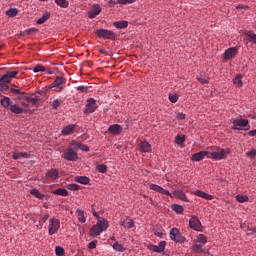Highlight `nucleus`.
<instances>
[{
  "label": "nucleus",
  "mask_w": 256,
  "mask_h": 256,
  "mask_svg": "<svg viewBox=\"0 0 256 256\" xmlns=\"http://www.w3.org/2000/svg\"><path fill=\"white\" fill-rule=\"evenodd\" d=\"M109 228V221L105 218H99L96 225H93L90 229V237H98L103 231H107Z\"/></svg>",
  "instance_id": "f257e3e1"
},
{
  "label": "nucleus",
  "mask_w": 256,
  "mask_h": 256,
  "mask_svg": "<svg viewBox=\"0 0 256 256\" xmlns=\"http://www.w3.org/2000/svg\"><path fill=\"white\" fill-rule=\"evenodd\" d=\"M231 153V149L226 148H220L217 147L214 149V151L210 152L208 151V159H213L214 161H221L227 157Z\"/></svg>",
  "instance_id": "f03ea898"
},
{
  "label": "nucleus",
  "mask_w": 256,
  "mask_h": 256,
  "mask_svg": "<svg viewBox=\"0 0 256 256\" xmlns=\"http://www.w3.org/2000/svg\"><path fill=\"white\" fill-rule=\"evenodd\" d=\"M232 125V129H234V131H249V129H251L248 119H234L232 121Z\"/></svg>",
  "instance_id": "7ed1b4c3"
},
{
  "label": "nucleus",
  "mask_w": 256,
  "mask_h": 256,
  "mask_svg": "<svg viewBox=\"0 0 256 256\" xmlns=\"http://www.w3.org/2000/svg\"><path fill=\"white\" fill-rule=\"evenodd\" d=\"M170 239L172 241H175V243H186L187 242V238H185L181 232L179 231V229L177 228H172L170 230Z\"/></svg>",
  "instance_id": "20e7f679"
},
{
  "label": "nucleus",
  "mask_w": 256,
  "mask_h": 256,
  "mask_svg": "<svg viewBox=\"0 0 256 256\" xmlns=\"http://www.w3.org/2000/svg\"><path fill=\"white\" fill-rule=\"evenodd\" d=\"M62 157L66 161H77V159H79L77 152L71 147H68L66 150L63 151Z\"/></svg>",
  "instance_id": "39448f33"
},
{
  "label": "nucleus",
  "mask_w": 256,
  "mask_h": 256,
  "mask_svg": "<svg viewBox=\"0 0 256 256\" xmlns=\"http://www.w3.org/2000/svg\"><path fill=\"white\" fill-rule=\"evenodd\" d=\"M61 227V222L57 218L50 219V223L48 226V233L49 235H55L59 231V228Z\"/></svg>",
  "instance_id": "423d86ee"
},
{
  "label": "nucleus",
  "mask_w": 256,
  "mask_h": 256,
  "mask_svg": "<svg viewBox=\"0 0 256 256\" xmlns=\"http://www.w3.org/2000/svg\"><path fill=\"white\" fill-rule=\"evenodd\" d=\"M97 107H99V105H97V100H95L93 98H89L87 100V104H86V108L84 110V113L86 115H89L91 113H95V111L97 110Z\"/></svg>",
  "instance_id": "0eeeda50"
},
{
  "label": "nucleus",
  "mask_w": 256,
  "mask_h": 256,
  "mask_svg": "<svg viewBox=\"0 0 256 256\" xmlns=\"http://www.w3.org/2000/svg\"><path fill=\"white\" fill-rule=\"evenodd\" d=\"M96 35L102 39H115V32L107 29L96 30Z\"/></svg>",
  "instance_id": "6e6552de"
},
{
  "label": "nucleus",
  "mask_w": 256,
  "mask_h": 256,
  "mask_svg": "<svg viewBox=\"0 0 256 256\" xmlns=\"http://www.w3.org/2000/svg\"><path fill=\"white\" fill-rule=\"evenodd\" d=\"M189 226L194 231H203V225H201V221L197 216H191Z\"/></svg>",
  "instance_id": "1a4fd4ad"
},
{
  "label": "nucleus",
  "mask_w": 256,
  "mask_h": 256,
  "mask_svg": "<svg viewBox=\"0 0 256 256\" xmlns=\"http://www.w3.org/2000/svg\"><path fill=\"white\" fill-rule=\"evenodd\" d=\"M205 157L209 159V151H200L198 153L193 154L191 157V161H196V162L203 161Z\"/></svg>",
  "instance_id": "9d476101"
},
{
  "label": "nucleus",
  "mask_w": 256,
  "mask_h": 256,
  "mask_svg": "<svg viewBox=\"0 0 256 256\" xmlns=\"http://www.w3.org/2000/svg\"><path fill=\"white\" fill-rule=\"evenodd\" d=\"M238 51L239 50L235 47L228 48L224 52V61H229V59H233V57L237 55Z\"/></svg>",
  "instance_id": "9b49d317"
},
{
  "label": "nucleus",
  "mask_w": 256,
  "mask_h": 256,
  "mask_svg": "<svg viewBox=\"0 0 256 256\" xmlns=\"http://www.w3.org/2000/svg\"><path fill=\"white\" fill-rule=\"evenodd\" d=\"M108 131L112 135H121V133H123V126L119 124H113L109 126Z\"/></svg>",
  "instance_id": "f8f14e48"
},
{
  "label": "nucleus",
  "mask_w": 256,
  "mask_h": 256,
  "mask_svg": "<svg viewBox=\"0 0 256 256\" xmlns=\"http://www.w3.org/2000/svg\"><path fill=\"white\" fill-rule=\"evenodd\" d=\"M99 13H101V6L99 4H95L88 12V17L89 19H95Z\"/></svg>",
  "instance_id": "ddd939ff"
},
{
  "label": "nucleus",
  "mask_w": 256,
  "mask_h": 256,
  "mask_svg": "<svg viewBox=\"0 0 256 256\" xmlns=\"http://www.w3.org/2000/svg\"><path fill=\"white\" fill-rule=\"evenodd\" d=\"M21 99H23L24 101H27V103H32V105H34V107H39V103L37 101V98H34V96L29 97V96H19L18 100L21 101Z\"/></svg>",
  "instance_id": "4468645a"
},
{
  "label": "nucleus",
  "mask_w": 256,
  "mask_h": 256,
  "mask_svg": "<svg viewBox=\"0 0 256 256\" xmlns=\"http://www.w3.org/2000/svg\"><path fill=\"white\" fill-rule=\"evenodd\" d=\"M75 129H77V125L75 124L67 125L61 130V135H71V133H73Z\"/></svg>",
  "instance_id": "2eb2a0df"
},
{
  "label": "nucleus",
  "mask_w": 256,
  "mask_h": 256,
  "mask_svg": "<svg viewBox=\"0 0 256 256\" xmlns=\"http://www.w3.org/2000/svg\"><path fill=\"white\" fill-rule=\"evenodd\" d=\"M120 225H121V227H124V229H133L135 222H133L132 219L126 218V219L120 221Z\"/></svg>",
  "instance_id": "dca6fc26"
},
{
  "label": "nucleus",
  "mask_w": 256,
  "mask_h": 256,
  "mask_svg": "<svg viewBox=\"0 0 256 256\" xmlns=\"http://www.w3.org/2000/svg\"><path fill=\"white\" fill-rule=\"evenodd\" d=\"M174 197H177V199H180L181 201H185L186 203H189V199H187V195H185V192L182 190H175L173 192Z\"/></svg>",
  "instance_id": "f3484780"
},
{
  "label": "nucleus",
  "mask_w": 256,
  "mask_h": 256,
  "mask_svg": "<svg viewBox=\"0 0 256 256\" xmlns=\"http://www.w3.org/2000/svg\"><path fill=\"white\" fill-rule=\"evenodd\" d=\"M194 195H196L197 197H201L202 199H206L207 201L213 200V195L207 194L206 192H203L201 190H196L194 192Z\"/></svg>",
  "instance_id": "a211bd4d"
},
{
  "label": "nucleus",
  "mask_w": 256,
  "mask_h": 256,
  "mask_svg": "<svg viewBox=\"0 0 256 256\" xmlns=\"http://www.w3.org/2000/svg\"><path fill=\"white\" fill-rule=\"evenodd\" d=\"M46 179H51L52 181H55V179H59V172L57 169H51L46 173Z\"/></svg>",
  "instance_id": "6ab92c4d"
},
{
  "label": "nucleus",
  "mask_w": 256,
  "mask_h": 256,
  "mask_svg": "<svg viewBox=\"0 0 256 256\" xmlns=\"http://www.w3.org/2000/svg\"><path fill=\"white\" fill-rule=\"evenodd\" d=\"M113 25L116 27V29H127V27H129V21L127 20L116 21L113 23Z\"/></svg>",
  "instance_id": "aec40b11"
},
{
  "label": "nucleus",
  "mask_w": 256,
  "mask_h": 256,
  "mask_svg": "<svg viewBox=\"0 0 256 256\" xmlns=\"http://www.w3.org/2000/svg\"><path fill=\"white\" fill-rule=\"evenodd\" d=\"M76 215L79 223H85L87 221V218L85 217V211L81 209L76 210Z\"/></svg>",
  "instance_id": "412c9836"
},
{
  "label": "nucleus",
  "mask_w": 256,
  "mask_h": 256,
  "mask_svg": "<svg viewBox=\"0 0 256 256\" xmlns=\"http://www.w3.org/2000/svg\"><path fill=\"white\" fill-rule=\"evenodd\" d=\"M76 183H80L81 185H89V177L87 176H77L75 177Z\"/></svg>",
  "instance_id": "4be33fe9"
},
{
  "label": "nucleus",
  "mask_w": 256,
  "mask_h": 256,
  "mask_svg": "<svg viewBox=\"0 0 256 256\" xmlns=\"http://www.w3.org/2000/svg\"><path fill=\"white\" fill-rule=\"evenodd\" d=\"M53 195H60L61 197H67L69 195V191L65 188H59L54 191H52Z\"/></svg>",
  "instance_id": "5701e85b"
},
{
  "label": "nucleus",
  "mask_w": 256,
  "mask_h": 256,
  "mask_svg": "<svg viewBox=\"0 0 256 256\" xmlns=\"http://www.w3.org/2000/svg\"><path fill=\"white\" fill-rule=\"evenodd\" d=\"M140 150L142 151V153H149V151H151V144L146 141L141 142Z\"/></svg>",
  "instance_id": "b1692460"
},
{
  "label": "nucleus",
  "mask_w": 256,
  "mask_h": 256,
  "mask_svg": "<svg viewBox=\"0 0 256 256\" xmlns=\"http://www.w3.org/2000/svg\"><path fill=\"white\" fill-rule=\"evenodd\" d=\"M11 113H15V115H21L23 113V108L19 107L17 104L10 106Z\"/></svg>",
  "instance_id": "393cba45"
},
{
  "label": "nucleus",
  "mask_w": 256,
  "mask_h": 256,
  "mask_svg": "<svg viewBox=\"0 0 256 256\" xmlns=\"http://www.w3.org/2000/svg\"><path fill=\"white\" fill-rule=\"evenodd\" d=\"M50 85L58 86V87H63V85H65V78L58 76V77H56L54 82L52 84H50Z\"/></svg>",
  "instance_id": "a878e982"
},
{
  "label": "nucleus",
  "mask_w": 256,
  "mask_h": 256,
  "mask_svg": "<svg viewBox=\"0 0 256 256\" xmlns=\"http://www.w3.org/2000/svg\"><path fill=\"white\" fill-rule=\"evenodd\" d=\"M30 194L36 197L37 199H45V195L41 194L37 188L30 190Z\"/></svg>",
  "instance_id": "bb28decb"
},
{
  "label": "nucleus",
  "mask_w": 256,
  "mask_h": 256,
  "mask_svg": "<svg viewBox=\"0 0 256 256\" xmlns=\"http://www.w3.org/2000/svg\"><path fill=\"white\" fill-rule=\"evenodd\" d=\"M49 17H51V13L49 12L44 13L42 17L37 20V24L43 25V23H45L49 19Z\"/></svg>",
  "instance_id": "cd10ccee"
},
{
  "label": "nucleus",
  "mask_w": 256,
  "mask_h": 256,
  "mask_svg": "<svg viewBox=\"0 0 256 256\" xmlns=\"http://www.w3.org/2000/svg\"><path fill=\"white\" fill-rule=\"evenodd\" d=\"M171 209H172V211H175V213H178V214H181V213H183V211H185L183 206L179 205V204H172Z\"/></svg>",
  "instance_id": "c85d7f7f"
},
{
  "label": "nucleus",
  "mask_w": 256,
  "mask_h": 256,
  "mask_svg": "<svg viewBox=\"0 0 256 256\" xmlns=\"http://www.w3.org/2000/svg\"><path fill=\"white\" fill-rule=\"evenodd\" d=\"M1 105L8 109V107H11V105H13V102L11 101V98L4 97L3 99H1Z\"/></svg>",
  "instance_id": "c756f323"
},
{
  "label": "nucleus",
  "mask_w": 256,
  "mask_h": 256,
  "mask_svg": "<svg viewBox=\"0 0 256 256\" xmlns=\"http://www.w3.org/2000/svg\"><path fill=\"white\" fill-rule=\"evenodd\" d=\"M150 251H154V253H161V242L157 245L150 244L147 246Z\"/></svg>",
  "instance_id": "7c9ffc66"
},
{
  "label": "nucleus",
  "mask_w": 256,
  "mask_h": 256,
  "mask_svg": "<svg viewBox=\"0 0 256 256\" xmlns=\"http://www.w3.org/2000/svg\"><path fill=\"white\" fill-rule=\"evenodd\" d=\"M243 76L241 74H238L235 78H234V85H236V87H243Z\"/></svg>",
  "instance_id": "2f4dec72"
},
{
  "label": "nucleus",
  "mask_w": 256,
  "mask_h": 256,
  "mask_svg": "<svg viewBox=\"0 0 256 256\" xmlns=\"http://www.w3.org/2000/svg\"><path fill=\"white\" fill-rule=\"evenodd\" d=\"M192 247L195 253H203V244L194 241V244Z\"/></svg>",
  "instance_id": "473e14b6"
},
{
  "label": "nucleus",
  "mask_w": 256,
  "mask_h": 256,
  "mask_svg": "<svg viewBox=\"0 0 256 256\" xmlns=\"http://www.w3.org/2000/svg\"><path fill=\"white\" fill-rule=\"evenodd\" d=\"M12 157L15 160L19 159V157H23V159H29V153L27 152L14 153Z\"/></svg>",
  "instance_id": "72a5a7b5"
},
{
  "label": "nucleus",
  "mask_w": 256,
  "mask_h": 256,
  "mask_svg": "<svg viewBox=\"0 0 256 256\" xmlns=\"http://www.w3.org/2000/svg\"><path fill=\"white\" fill-rule=\"evenodd\" d=\"M56 5H59V7H62L63 9H67L69 7V1L67 0H54Z\"/></svg>",
  "instance_id": "f704fd0d"
},
{
  "label": "nucleus",
  "mask_w": 256,
  "mask_h": 256,
  "mask_svg": "<svg viewBox=\"0 0 256 256\" xmlns=\"http://www.w3.org/2000/svg\"><path fill=\"white\" fill-rule=\"evenodd\" d=\"M196 243H200L201 245H205L207 243V237L203 234H199L197 239L194 240Z\"/></svg>",
  "instance_id": "c9c22d12"
},
{
  "label": "nucleus",
  "mask_w": 256,
  "mask_h": 256,
  "mask_svg": "<svg viewBox=\"0 0 256 256\" xmlns=\"http://www.w3.org/2000/svg\"><path fill=\"white\" fill-rule=\"evenodd\" d=\"M81 142H77L75 140H72L68 147H71L73 151H77L80 148Z\"/></svg>",
  "instance_id": "e433bc0d"
},
{
  "label": "nucleus",
  "mask_w": 256,
  "mask_h": 256,
  "mask_svg": "<svg viewBox=\"0 0 256 256\" xmlns=\"http://www.w3.org/2000/svg\"><path fill=\"white\" fill-rule=\"evenodd\" d=\"M46 89H52V91H55V93H61V91L64 89L63 86H53V85H48L46 86Z\"/></svg>",
  "instance_id": "4c0bfd02"
},
{
  "label": "nucleus",
  "mask_w": 256,
  "mask_h": 256,
  "mask_svg": "<svg viewBox=\"0 0 256 256\" xmlns=\"http://www.w3.org/2000/svg\"><path fill=\"white\" fill-rule=\"evenodd\" d=\"M113 249H114V251H119L120 253H123V251H125L123 244H120L119 242H115L113 244Z\"/></svg>",
  "instance_id": "58836bf2"
},
{
  "label": "nucleus",
  "mask_w": 256,
  "mask_h": 256,
  "mask_svg": "<svg viewBox=\"0 0 256 256\" xmlns=\"http://www.w3.org/2000/svg\"><path fill=\"white\" fill-rule=\"evenodd\" d=\"M96 169L99 173H107V165L105 164H96Z\"/></svg>",
  "instance_id": "ea45409f"
},
{
  "label": "nucleus",
  "mask_w": 256,
  "mask_h": 256,
  "mask_svg": "<svg viewBox=\"0 0 256 256\" xmlns=\"http://www.w3.org/2000/svg\"><path fill=\"white\" fill-rule=\"evenodd\" d=\"M236 201H238V203H246V201H249V197L247 195H237Z\"/></svg>",
  "instance_id": "a19ab883"
},
{
  "label": "nucleus",
  "mask_w": 256,
  "mask_h": 256,
  "mask_svg": "<svg viewBox=\"0 0 256 256\" xmlns=\"http://www.w3.org/2000/svg\"><path fill=\"white\" fill-rule=\"evenodd\" d=\"M33 73H45V66L39 64L33 68Z\"/></svg>",
  "instance_id": "79ce46f5"
},
{
  "label": "nucleus",
  "mask_w": 256,
  "mask_h": 256,
  "mask_svg": "<svg viewBox=\"0 0 256 256\" xmlns=\"http://www.w3.org/2000/svg\"><path fill=\"white\" fill-rule=\"evenodd\" d=\"M175 142L177 145H183V143H185V135H177Z\"/></svg>",
  "instance_id": "37998d69"
},
{
  "label": "nucleus",
  "mask_w": 256,
  "mask_h": 256,
  "mask_svg": "<svg viewBox=\"0 0 256 256\" xmlns=\"http://www.w3.org/2000/svg\"><path fill=\"white\" fill-rule=\"evenodd\" d=\"M17 13H19V10H17V8H12L9 9L6 14L8 15V17H16Z\"/></svg>",
  "instance_id": "c03bdc74"
},
{
  "label": "nucleus",
  "mask_w": 256,
  "mask_h": 256,
  "mask_svg": "<svg viewBox=\"0 0 256 256\" xmlns=\"http://www.w3.org/2000/svg\"><path fill=\"white\" fill-rule=\"evenodd\" d=\"M55 253L57 256H63L65 255V249H63V247L57 246L55 248Z\"/></svg>",
  "instance_id": "a18cd8bd"
},
{
  "label": "nucleus",
  "mask_w": 256,
  "mask_h": 256,
  "mask_svg": "<svg viewBox=\"0 0 256 256\" xmlns=\"http://www.w3.org/2000/svg\"><path fill=\"white\" fill-rule=\"evenodd\" d=\"M0 83H11V78H9L8 74H4L1 78H0Z\"/></svg>",
  "instance_id": "49530a36"
},
{
  "label": "nucleus",
  "mask_w": 256,
  "mask_h": 256,
  "mask_svg": "<svg viewBox=\"0 0 256 256\" xmlns=\"http://www.w3.org/2000/svg\"><path fill=\"white\" fill-rule=\"evenodd\" d=\"M247 37L256 44V34L253 31H249L246 33Z\"/></svg>",
  "instance_id": "de8ad7c7"
},
{
  "label": "nucleus",
  "mask_w": 256,
  "mask_h": 256,
  "mask_svg": "<svg viewBox=\"0 0 256 256\" xmlns=\"http://www.w3.org/2000/svg\"><path fill=\"white\" fill-rule=\"evenodd\" d=\"M117 3L119 5H131V3H135V0H117Z\"/></svg>",
  "instance_id": "09e8293b"
},
{
  "label": "nucleus",
  "mask_w": 256,
  "mask_h": 256,
  "mask_svg": "<svg viewBox=\"0 0 256 256\" xmlns=\"http://www.w3.org/2000/svg\"><path fill=\"white\" fill-rule=\"evenodd\" d=\"M169 101L171 103H177V101H179V97H177L176 94H169Z\"/></svg>",
  "instance_id": "8fccbe9b"
},
{
  "label": "nucleus",
  "mask_w": 256,
  "mask_h": 256,
  "mask_svg": "<svg viewBox=\"0 0 256 256\" xmlns=\"http://www.w3.org/2000/svg\"><path fill=\"white\" fill-rule=\"evenodd\" d=\"M59 107H61V102L59 101V99H55L52 102V109H59Z\"/></svg>",
  "instance_id": "3c124183"
},
{
  "label": "nucleus",
  "mask_w": 256,
  "mask_h": 256,
  "mask_svg": "<svg viewBox=\"0 0 256 256\" xmlns=\"http://www.w3.org/2000/svg\"><path fill=\"white\" fill-rule=\"evenodd\" d=\"M39 29L37 28H29L28 30H26V35H35V33H38Z\"/></svg>",
  "instance_id": "603ef678"
},
{
  "label": "nucleus",
  "mask_w": 256,
  "mask_h": 256,
  "mask_svg": "<svg viewBox=\"0 0 256 256\" xmlns=\"http://www.w3.org/2000/svg\"><path fill=\"white\" fill-rule=\"evenodd\" d=\"M6 75H8V77L10 79H13L14 77H17V75H19V72L18 71H9L6 73Z\"/></svg>",
  "instance_id": "864d4df0"
},
{
  "label": "nucleus",
  "mask_w": 256,
  "mask_h": 256,
  "mask_svg": "<svg viewBox=\"0 0 256 256\" xmlns=\"http://www.w3.org/2000/svg\"><path fill=\"white\" fill-rule=\"evenodd\" d=\"M150 189H152V191H156L157 193H161V186L159 185L151 184Z\"/></svg>",
  "instance_id": "5fc2aeb1"
},
{
  "label": "nucleus",
  "mask_w": 256,
  "mask_h": 256,
  "mask_svg": "<svg viewBox=\"0 0 256 256\" xmlns=\"http://www.w3.org/2000/svg\"><path fill=\"white\" fill-rule=\"evenodd\" d=\"M247 157H250V159H253L254 157H256V150L255 148H252L251 151L246 153Z\"/></svg>",
  "instance_id": "6e6d98bb"
},
{
  "label": "nucleus",
  "mask_w": 256,
  "mask_h": 256,
  "mask_svg": "<svg viewBox=\"0 0 256 256\" xmlns=\"http://www.w3.org/2000/svg\"><path fill=\"white\" fill-rule=\"evenodd\" d=\"M77 91H80V93H88L89 88L85 87V86H78L76 87Z\"/></svg>",
  "instance_id": "4d7b16f0"
},
{
  "label": "nucleus",
  "mask_w": 256,
  "mask_h": 256,
  "mask_svg": "<svg viewBox=\"0 0 256 256\" xmlns=\"http://www.w3.org/2000/svg\"><path fill=\"white\" fill-rule=\"evenodd\" d=\"M68 189L70 191H79V185H77V184H69L68 185Z\"/></svg>",
  "instance_id": "13d9d810"
},
{
  "label": "nucleus",
  "mask_w": 256,
  "mask_h": 256,
  "mask_svg": "<svg viewBox=\"0 0 256 256\" xmlns=\"http://www.w3.org/2000/svg\"><path fill=\"white\" fill-rule=\"evenodd\" d=\"M11 93H15L16 95H25V92L20 91L19 89L10 88Z\"/></svg>",
  "instance_id": "bf43d9fd"
},
{
  "label": "nucleus",
  "mask_w": 256,
  "mask_h": 256,
  "mask_svg": "<svg viewBox=\"0 0 256 256\" xmlns=\"http://www.w3.org/2000/svg\"><path fill=\"white\" fill-rule=\"evenodd\" d=\"M9 90V86L5 84V82H0V91H7Z\"/></svg>",
  "instance_id": "052dcab7"
},
{
  "label": "nucleus",
  "mask_w": 256,
  "mask_h": 256,
  "mask_svg": "<svg viewBox=\"0 0 256 256\" xmlns=\"http://www.w3.org/2000/svg\"><path fill=\"white\" fill-rule=\"evenodd\" d=\"M197 79L202 85L209 83V78L198 77Z\"/></svg>",
  "instance_id": "680f3d73"
},
{
  "label": "nucleus",
  "mask_w": 256,
  "mask_h": 256,
  "mask_svg": "<svg viewBox=\"0 0 256 256\" xmlns=\"http://www.w3.org/2000/svg\"><path fill=\"white\" fill-rule=\"evenodd\" d=\"M32 96H34V99L41 103V92H36L32 94Z\"/></svg>",
  "instance_id": "e2e57ef3"
},
{
  "label": "nucleus",
  "mask_w": 256,
  "mask_h": 256,
  "mask_svg": "<svg viewBox=\"0 0 256 256\" xmlns=\"http://www.w3.org/2000/svg\"><path fill=\"white\" fill-rule=\"evenodd\" d=\"M80 151H89V146L83 144V143H80Z\"/></svg>",
  "instance_id": "0e129e2a"
},
{
  "label": "nucleus",
  "mask_w": 256,
  "mask_h": 256,
  "mask_svg": "<svg viewBox=\"0 0 256 256\" xmlns=\"http://www.w3.org/2000/svg\"><path fill=\"white\" fill-rule=\"evenodd\" d=\"M95 247H97V242L96 241H92L88 245L89 249H95Z\"/></svg>",
  "instance_id": "69168bd1"
},
{
  "label": "nucleus",
  "mask_w": 256,
  "mask_h": 256,
  "mask_svg": "<svg viewBox=\"0 0 256 256\" xmlns=\"http://www.w3.org/2000/svg\"><path fill=\"white\" fill-rule=\"evenodd\" d=\"M176 117L177 119L183 120L185 119V114L183 112H179Z\"/></svg>",
  "instance_id": "338daca9"
},
{
  "label": "nucleus",
  "mask_w": 256,
  "mask_h": 256,
  "mask_svg": "<svg viewBox=\"0 0 256 256\" xmlns=\"http://www.w3.org/2000/svg\"><path fill=\"white\" fill-rule=\"evenodd\" d=\"M248 135H249L250 137H256V129H255V130H250V131L248 132Z\"/></svg>",
  "instance_id": "774afa93"
}]
</instances>
